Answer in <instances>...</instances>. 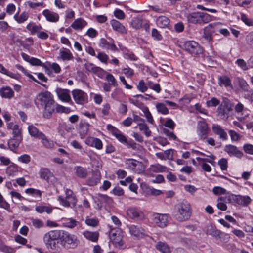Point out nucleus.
<instances>
[{
    "label": "nucleus",
    "instance_id": "nucleus-1",
    "mask_svg": "<svg viewBox=\"0 0 253 253\" xmlns=\"http://www.w3.org/2000/svg\"><path fill=\"white\" fill-rule=\"evenodd\" d=\"M35 102L43 109V117L50 119L53 114L55 102L53 95L48 91H42L37 94Z\"/></svg>",
    "mask_w": 253,
    "mask_h": 253
},
{
    "label": "nucleus",
    "instance_id": "nucleus-2",
    "mask_svg": "<svg viewBox=\"0 0 253 253\" xmlns=\"http://www.w3.org/2000/svg\"><path fill=\"white\" fill-rule=\"evenodd\" d=\"M60 244L66 249H74L79 244V241L77 237L68 231L60 230Z\"/></svg>",
    "mask_w": 253,
    "mask_h": 253
},
{
    "label": "nucleus",
    "instance_id": "nucleus-3",
    "mask_svg": "<svg viewBox=\"0 0 253 253\" xmlns=\"http://www.w3.org/2000/svg\"><path fill=\"white\" fill-rule=\"evenodd\" d=\"M190 204L187 201H183L177 205L175 217L178 221H184L188 219L191 214Z\"/></svg>",
    "mask_w": 253,
    "mask_h": 253
},
{
    "label": "nucleus",
    "instance_id": "nucleus-4",
    "mask_svg": "<svg viewBox=\"0 0 253 253\" xmlns=\"http://www.w3.org/2000/svg\"><path fill=\"white\" fill-rule=\"evenodd\" d=\"M60 230H50L44 234L43 240L47 248L54 252L57 249L55 241L60 239Z\"/></svg>",
    "mask_w": 253,
    "mask_h": 253
},
{
    "label": "nucleus",
    "instance_id": "nucleus-5",
    "mask_svg": "<svg viewBox=\"0 0 253 253\" xmlns=\"http://www.w3.org/2000/svg\"><path fill=\"white\" fill-rule=\"evenodd\" d=\"M65 196H59L57 200L60 204L64 207H74L77 203V199L73 192L70 189H64Z\"/></svg>",
    "mask_w": 253,
    "mask_h": 253
},
{
    "label": "nucleus",
    "instance_id": "nucleus-6",
    "mask_svg": "<svg viewBox=\"0 0 253 253\" xmlns=\"http://www.w3.org/2000/svg\"><path fill=\"white\" fill-rule=\"evenodd\" d=\"M124 233L121 228H114L112 226L110 227L109 237L113 245L116 247L120 248L124 244L123 240Z\"/></svg>",
    "mask_w": 253,
    "mask_h": 253
},
{
    "label": "nucleus",
    "instance_id": "nucleus-7",
    "mask_svg": "<svg viewBox=\"0 0 253 253\" xmlns=\"http://www.w3.org/2000/svg\"><path fill=\"white\" fill-rule=\"evenodd\" d=\"M222 25L221 22H215L209 24L205 27L203 30V35L202 39L205 41V42L211 43L212 41V34L217 32L220 26Z\"/></svg>",
    "mask_w": 253,
    "mask_h": 253
},
{
    "label": "nucleus",
    "instance_id": "nucleus-8",
    "mask_svg": "<svg viewBox=\"0 0 253 253\" xmlns=\"http://www.w3.org/2000/svg\"><path fill=\"white\" fill-rule=\"evenodd\" d=\"M169 216L168 214L153 213L151 215V223L155 226L163 228L166 227L169 221Z\"/></svg>",
    "mask_w": 253,
    "mask_h": 253
},
{
    "label": "nucleus",
    "instance_id": "nucleus-9",
    "mask_svg": "<svg viewBox=\"0 0 253 253\" xmlns=\"http://www.w3.org/2000/svg\"><path fill=\"white\" fill-rule=\"evenodd\" d=\"M125 163L126 168L130 169L136 173L140 174L145 170V167L141 162L132 159H126Z\"/></svg>",
    "mask_w": 253,
    "mask_h": 253
},
{
    "label": "nucleus",
    "instance_id": "nucleus-10",
    "mask_svg": "<svg viewBox=\"0 0 253 253\" xmlns=\"http://www.w3.org/2000/svg\"><path fill=\"white\" fill-rule=\"evenodd\" d=\"M232 110V105L228 99L224 100L217 109V114L220 119H226L229 117V112Z\"/></svg>",
    "mask_w": 253,
    "mask_h": 253
},
{
    "label": "nucleus",
    "instance_id": "nucleus-11",
    "mask_svg": "<svg viewBox=\"0 0 253 253\" xmlns=\"http://www.w3.org/2000/svg\"><path fill=\"white\" fill-rule=\"evenodd\" d=\"M228 200L232 204H237L243 207L247 206L251 202V198L247 195L242 196L230 193Z\"/></svg>",
    "mask_w": 253,
    "mask_h": 253
},
{
    "label": "nucleus",
    "instance_id": "nucleus-12",
    "mask_svg": "<svg viewBox=\"0 0 253 253\" xmlns=\"http://www.w3.org/2000/svg\"><path fill=\"white\" fill-rule=\"evenodd\" d=\"M183 48L191 54L197 55L202 52V48L197 42L194 41H188L184 42L182 45Z\"/></svg>",
    "mask_w": 253,
    "mask_h": 253
},
{
    "label": "nucleus",
    "instance_id": "nucleus-13",
    "mask_svg": "<svg viewBox=\"0 0 253 253\" xmlns=\"http://www.w3.org/2000/svg\"><path fill=\"white\" fill-rule=\"evenodd\" d=\"M72 94L74 100L77 104L84 105L88 102V97L87 94L84 91L76 89L72 91Z\"/></svg>",
    "mask_w": 253,
    "mask_h": 253
},
{
    "label": "nucleus",
    "instance_id": "nucleus-14",
    "mask_svg": "<svg viewBox=\"0 0 253 253\" xmlns=\"http://www.w3.org/2000/svg\"><path fill=\"white\" fill-rule=\"evenodd\" d=\"M128 232L135 239H140L145 236V231L141 227L134 224L128 225Z\"/></svg>",
    "mask_w": 253,
    "mask_h": 253
},
{
    "label": "nucleus",
    "instance_id": "nucleus-15",
    "mask_svg": "<svg viewBox=\"0 0 253 253\" xmlns=\"http://www.w3.org/2000/svg\"><path fill=\"white\" fill-rule=\"evenodd\" d=\"M197 132L200 139L204 140L207 138L209 132V129L208 124L205 121L198 122Z\"/></svg>",
    "mask_w": 253,
    "mask_h": 253
},
{
    "label": "nucleus",
    "instance_id": "nucleus-16",
    "mask_svg": "<svg viewBox=\"0 0 253 253\" xmlns=\"http://www.w3.org/2000/svg\"><path fill=\"white\" fill-rule=\"evenodd\" d=\"M99 46L104 50H110L115 52L118 51V49L115 44L114 41L112 39L107 40L104 38L100 40Z\"/></svg>",
    "mask_w": 253,
    "mask_h": 253
},
{
    "label": "nucleus",
    "instance_id": "nucleus-17",
    "mask_svg": "<svg viewBox=\"0 0 253 253\" xmlns=\"http://www.w3.org/2000/svg\"><path fill=\"white\" fill-rule=\"evenodd\" d=\"M126 213L127 217L131 219H136L143 216L142 211L137 207H130L128 208Z\"/></svg>",
    "mask_w": 253,
    "mask_h": 253
},
{
    "label": "nucleus",
    "instance_id": "nucleus-18",
    "mask_svg": "<svg viewBox=\"0 0 253 253\" xmlns=\"http://www.w3.org/2000/svg\"><path fill=\"white\" fill-rule=\"evenodd\" d=\"M85 143L88 146L94 147L98 150H101L103 147L101 140L98 138L88 137L85 139Z\"/></svg>",
    "mask_w": 253,
    "mask_h": 253
},
{
    "label": "nucleus",
    "instance_id": "nucleus-19",
    "mask_svg": "<svg viewBox=\"0 0 253 253\" xmlns=\"http://www.w3.org/2000/svg\"><path fill=\"white\" fill-rule=\"evenodd\" d=\"M229 196L230 193H228L224 196H220L217 199L216 206L218 209L223 211L227 210V206L226 203H231V202L228 200Z\"/></svg>",
    "mask_w": 253,
    "mask_h": 253
},
{
    "label": "nucleus",
    "instance_id": "nucleus-20",
    "mask_svg": "<svg viewBox=\"0 0 253 253\" xmlns=\"http://www.w3.org/2000/svg\"><path fill=\"white\" fill-rule=\"evenodd\" d=\"M112 135L121 143H127V138L125 135L118 128L110 126V129Z\"/></svg>",
    "mask_w": 253,
    "mask_h": 253
},
{
    "label": "nucleus",
    "instance_id": "nucleus-21",
    "mask_svg": "<svg viewBox=\"0 0 253 253\" xmlns=\"http://www.w3.org/2000/svg\"><path fill=\"white\" fill-rule=\"evenodd\" d=\"M224 150L230 156H235L241 158L243 155V153L234 145H226L225 147Z\"/></svg>",
    "mask_w": 253,
    "mask_h": 253
},
{
    "label": "nucleus",
    "instance_id": "nucleus-22",
    "mask_svg": "<svg viewBox=\"0 0 253 253\" xmlns=\"http://www.w3.org/2000/svg\"><path fill=\"white\" fill-rule=\"evenodd\" d=\"M42 15L46 20L50 22H57L59 21V16L58 13L51 11L48 9H45L42 11Z\"/></svg>",
    "mask_w": 253,
    "mask_h": 253
},
{
    "label": "nucleus",
    "instance_id": "nucleus-23",
    "mask_svg": "<svg viewBox=\"0 0 253 253\" xmlns=\"http://www.w3.org/2000/svg\"><path fill=\"white\" fill-rule=\"evenodd\" d=\"M70 92L68 89H60L57 91V94L61 101L69 103L72 101Z\"/></svg>",
    "mask_w": 253,
    "mask_h": 253
},
{
    "label": "nucleus",
    "instance_id": "nucleus-24",
    "mask_svg": "<svg viewBox=\"0 0 253 253\" xmlns=\"http://www.w3.org/2000/svg\"><path fill=\"white\" fill-rule=\"evenodd\" d=\"M218 84L221 87L233 88L231 79L226 75H222L218 78Z\"/></svg>",
    "mask_w": 253,
    "mask_h": 253
},
{
    "label": "nucleus",
    "instance_id": "nucleus-25",
    "mask_svg": "<svg viewBox=\"0 0 253 253\" xmlns=\"http://www.w3.org/2000/svg\"><path fill=\"white\" fill-rule=\"evenodd\" d=\"M0 73L17 81L21 79V76L19 73L9 71L2 64H0Z\"/></svg>",
    "mask_w": 253,
    "mask_h": 253
},
{
    "label": "nucleus",
    "instance_id": "nucleus-26",
    "mask_svg": "<svg viewBox=\"0 0 253 253\" xmlns=\"http://www.w3.org/2000/svg\"><path fill=\"white\" fill-rule=\"evenodd\" d=\"M59 221L61 223V226L70 229L74 228L79 223L76 219L72 218H62Z\"/></svg>",
    "mask_w": 253,
    "mask_h": 253
},
{
    "label": "nucleus",
    "instance_id": "nucleus-27",
    "mask_svg": "<svg viewBox=\"0 0 253 253\" xmlns=\"http://www.w3.org/2000/svg\"><path fill=\"white\" fill-rule=\"evenodd\" d=\"M58 60L63 61H69L73 58V54L70 50L67 48H63L59 50Z\"/></svg>",
    "mask_w": 253,
    "mask_h": 253
},
{
    "label": "nucleus",
    "instance_id": "nucleus-28",
    "mask_svg": "<svg viewBox=\"0 0 253 253\" xmlns=\"http://www.w3.org/2000/svg\"><path fill=\"white\" fill-rule=\"evenodd\" d=\"M0 95L6 99H11L14 96L13 89L8 86H3L0 89Z\"/></svg>",
    "mask_w": 253,
    "mask_h": 253
},
{
    "label": "nucleus",
    "instance_id": "nucleus-29",
    "mask_svg": "<svg viewBox=\"0 0 253 253\" xmlns=\"http://www.w3.org/2000/svg\"><path fill=\"white\" fill-rule=\"evenodd\" d=\"M87 25V22L82 18H79L74 20L71 24V27L75 30H81Z\"/></svg>",
    "mask_w": 253,
    "mask_h": 253
},
{
    "label": "nucleus",
    "instance_id": "nucleus-30",
    "mask_svg": "<svg viewBox=\"0 0 253 253\" xmlns=\"http://www.w3.org/2000/svg\"><path fill=\"white\" fill-rule=\"evenodd\" d=\"M110 24L114 31L121 34H126L127 33L126 29L119 21L113 19L110 21Z\"/></svg>",
    "mask_w": 253,
    "mask_h": 253
},
{
    "label": "nucleus",
    "instance_id": "nucleus-31",
    "mask_svg": "<svg viewBox=\"0 0 253 253\" xmlns=\"http://www.w3.org/2000/svg\"><path fill=\"white\" fill-rule=\"evenodd\" d=\"M39 174L41 179L48 182L49 181L50 179L54 177L53 174L47 168H43L41 169Z\"/></svg>",
    "mask_w": 253,
    "mask_h": 253
},
{
    "label": "nucleus",
    "instance_id": "nucleus-32",
    "mask_svg": "<svg viewBox=\"0 0 253 253\" xmlns=\"http://www.w3.org/2000/svg\"><path fill=\"white\" fill-rule=\"evenodd\" d=\"M212 129L214 134L218 135L220 138L225 140L227 138V134L225 130L218 125L214 124L212 126Z\"/></svg>",
    "mask_w": 253,
    "mask_h": 253
},
{
    "label": "nucleus",
    "instance_id": "nucleus-33",
    "mask_svg": "<svg viewBox=\"0 0 253 253\" xmlns=\"http://www.w3.org/2000/svg\"><path fill=\"white\" fill-rule=\"evenodd\" d=\"M111 97L116 101H121L125 98V94L124 93L122 89L116 88L112 92Z\"/></svg>",
    "mask_w": 253,
    "mask_h": 253
},
{
    "label": "nucleus",
    "instance_id": "nucleus-34",
    "mask_svg": "<svg viewBox=\"0 0 253 253\" xmlns=\"http://www.w3.org/2000/svg\"><path fill=\"white\" fill-rule=\"evenodd\" d=\"M84 236L87 240L93 242H97L99 238V233L97 231L91 232L84 231L83 233Z\"/></svg>",
    "mask_w": 253,
    "mask_h": 253
},
{
    "label": "nucleus",
    "instance_id": "nucleus-35",
    "mask_svg": "<svg viewBox=\"0 0 253 253\" xmlns=\"http://www.w3.org/2000/svg\"><path fill=\"white\" fill-rule=\"evenodd\" d=\"M229 238L230 237L228 234L223 232L220 230L219 233H218L217 236L215 238L217 244L220 245L228 242L229 240Z\"/></svg>",
    "mask_w": 253,
    "mask_h": 253
},
{
    "label": "nucleus",
    "instance_id": "nucleus-36",
    "mask_svg": "<svg viewBox=\"0 0 253 253\" xmlns=\"http://www.w3.org/2000/svg\"><path fill=\"white\" fill-rule=\"evenodd\" d=\"M168 169L160 164H155L150 165L149 170L155 173L164 172L168 171Z\"/></svg>",
    "mask_w": 253,
    "mask_h": 253
},
{
    "label": "nucleus",
    "instance_id": "nucleus-37",
    "mask_svg": "<svg viewBox=\"0 0 253 253\" xmlns=\"http://www.w3.org/2000/svg\"><path fill=\"white\" fill-rule=\"evenodd\" d=\"M29 14L26 11L19 14V11L14 15V20L19 24H21L27 20Z\"/></svg>",
    "mask_w": 253,
    "mask_h": 253
},
{
    "label": "nucleus",
    "instance_id": "nucleus-38",
    "mask_svg": "<svg viewBox=\"0 0 253 253\" xmlns=\"http://www.w3.org/2000/svg\"><path fill=\"white\" fill-rule=\"evenodd\" d=\"M189 22L193 24H200V12H193L187 16Z\"/></svg>",
    "mask_w": 253,
    "mask_h": 253
},
{
    "label": "nucleus",
    "instance_id": "nucleus-39",
    "mask_svg": "<svg viewBox=\"0 0 253 253\" xmlns=\"http://www.w3.org/2000/svg\"><path fill=\"white\" fill-rule=\"evenodd\" d=\"M100 181V175L99 174L93 173L92 176L86 180V184L89 186H94L97 185Z\"/></svg>",
    "mask_w": 253,
    "mask_h": 253
},
{
    "label": "nucleus",
    "instance_id": "nucleus-40",
    "mask_svg": "<svg viewBox=\"0 0 253 253\" xmlns=\"http://www.w3.org/2000/svg\"><path fill=\"white\" fill-rule=\"evenodd\" d=\"M22 140L21 136H14L13 138L8 141V146L10 149L14 150L17 148Z\"/></svg>",
    "mask_w": 253,
    "mask_h": 253
},
{
    "label": "nucleus",
    "instance_id": "nucleus-41",
    "mask_svg": "<svg viewBox=\"0 0 253 253\" xmlns=\"http://www.w3.org/2000/svg\"><path fill=\"white\" fill-rule=\"evenodd\" d=\"M169 24V20L168 18L165 16H160L156 20V24L157 26L161 28H165L167 27Z\"/></svg>",
    "mask_w": 253,
    "mask_h": 253
},
{
    "label": "nucleus",
    "instance_id": "nucleus-42",
    "mask_svg": "<svg viewBox=\"0 0 253 253\" xmlns=\"http://www.w3.org/2000/svg\"><path fill=\"white\" fill-rule=\"evenodd\" d=\"M18 166L13 163L8 166L6 169V173L9 176H15L18 173Z\"/></svg>",
    "mask_w": 253,
    "mask_h": 253
},
{
    "label": "nucleus",
    "instance_id": "nucleus-43",
    "mask_svg": "<svg viewBox=\"0 0 253 253\" xmlns=\"http://www.w3.org/2000/svg\"><path fill=\"white\" fill-rule=\"evenodd\" d=\"M219 230H217L216 227L211 224H208L205 228V232L207 235H211L215 238L217 236Z\"/></svg>",
    "mask_w": 253,
    "mask_h": 253
},
{
    "label": "nucleus",
    "instance_id": "nucleus-44",
    "mask_svg": "<svg viewBox=\"0 0 253 253\" xmlns=\"http://www.w3.org/2000/svg\"><path fill=\"white\" fill-rule=\"evenodd\" d=\"M26 28L32 35H34L35 33H37V34L39 31L42 29V27L40 25H37L33 22L29 23L27 25Z\"/></svg>",
    "mask_w": 253,
    "mask_h": 253
},
{
    "label": "nucleus",
    "instance_id": "nucleus-45",
    "mask_svg": "<svg viewBox=\"0 0 253 253\" xmlns=\"http://www.w3.org/2000/svg\"><path fill=\"white\" fill-rule=\"evenodd\" d=\"M25 192L31 196L37 198L39 200L41 199L42 192L40 190L33 188H27L25 190Z\"/></svg>",
    "mask_w": 253,
    "mask_h": 253
},
{
    "label": "nucleus",
    "instance_id": "nucleus-46",
    "mask_svg": "<svg viewBox=\"0 0 253 253\" xmlns=\"http://www.w3.org/2000/svg\"><path fill=\"white\" fill-rule=\"evenodd\" d=\"M40 136L41 137L39 139L41 140L42 144L45 148H52L54 146L53 141L48 139L43 133H41Z\"/></svg>",
    "mask_w": 253,
    "mask_h": 253
},
{
    "label": "nucleus",
    "instance_id": "nucleus-47",
    "mask_svg": "<svg viewBox=\"0 0 253 253\" xmlns=\"http://www.w3.org/2000/svg\"><path fill=\"white\" fill-rule=\"evenodd\" d=\"M235 111L237 113L244 115V117L248 116V110L245 108L243 104L238 102L234 107Z\"/></svg>",
    "mask_w": 253,
    "mask_h": 253
},
{
    "label": "nucleus",
    "instance_id": "nucleus-48",
    "mask_svg": "<svg viewBox=\"0 0 253 253\" xmlns=\"http://www.w3.org/2000/svg\"><path fill=\"white\" fill-rule=\"evenodd\" d=\"M155 247L161 253H170L169 246L165 242H159Z\"/></svg>",
    "mask_w": 253,
    "mask_h": 253
},
{
    "label": "nucleus",
    "instance_id": "nucleus-49",
    "mask_svg": "<svg viewBox=\"0 0 253 253\" xmlns=\"http://www.w3.org/2000/svg\"><path fill=\"white\" fill-rule=\"evenodd\" d=\"M29 134L33 137L40 138L41 133H43L41 131H39L38 128L33 125H30L28 127Z\"/></svg>",
    "mask_w": 253,
    "mask_h": 253
},
{
    "label": "nucleus",
    "instance_id": "nucleus-50",
    "mask_svg": "<svg viewBox=\"0 0 253 253\" xmlns=\"http://www.w3.org/2000/svg\"><path fill=\"white\" fill-rule=\"evenodd\" d=\"M8 128L12 130L14 136H21V131L19 126L14 123H9L7 126Z\"/></svg>",
    "mask_w": 253,
    "mask_h": 253
},
{
    "label": "nucleus",
    "instance_id": "nucleus-51",
    "mask_svg": "<svg viewBox=\"0 0 253 253\" xmlns=\"http://www.w3.org/2000/svg\"><path fill=\"white\" fill-rule=\"evenodd\" d=\"M75 169L76 170V175L80 178H84L87 175L86 169L82 167L76 166L75 168Z\"/></svg>",
    "mask_w": 253,
    "mask_h": 253
},
{
    "label": "nucleus",
    "instance_id": "nucleus-52",
    "mask_svg": "<svg viewBox=\"0 0 253 253\" xmlns=\"http://www.w3.org/2000/svg\"><path fill=\"white\" fill-rule=\"evenodd\" d=\"M165 104V103H158L156 104V108L158 113L163 115H167L169 113V110Z\"/></svg>",
    "mask_w": 253,
    "mask_h": 253
},
{
    "label": "nucleus",
    "instance_id": "nucleus-53",
    "mask_svg": "<svg viewBox=\"0 0 253 253\" xmlns=\"http://www.w3.org/2000/svg\"><path fill=\"white\" fill-rule=\"evenodd\" d=\"M35 210L37 212L40 213L45 212L48 214L51 213L52 211V209L50 207L42 205L36 206Z\"/></svg>",
    "mask_w": 253,
    "mask_h": 253
},
{
    "label": "nucleus",
    "instance_id": "nucleus-54",
    "mask_svg": "<svg viewBox=\"0 0 253 253\" xmlns=\"http://www.w3.org/2000/svg\"><path fill=\"white\" fill-rule=\"evenodd\" d=\"M235 63L243 71H247L249 69L248 62H246L243 59L239 58L236 60Z\"/></svg>",
    "mask_w": 253,
    "mask_h": 253
},
{
    "label": "nucleus",
    "instance_id": "nucleus-55",
    "mask_svg": "<svg viewBox=\"0 0 253 253\" xmlns=\"http://www.w3.org/2000/svg\"><path fill=\"white\" fill-rule=\"evenodd\" d=\"M212 16L210 14L200 12V24H206L210 22L212 20Z\"/></svg>",
    "mask_w": 253,
    "mask_h": 253
},
{
    "label": "nucleus",
    "instance_id": "nucleus-56",
    "mask_svg": "<svg viewBox=\"0 0 253 253\" xmlns=\"http://www.w3.org/2000/svg\"><path fill=\"white\" fill-rule=\"evenodd\" d=\"M140 131H143L145 135L148 137L151 135V131L145 123V122L138 126Z\"/></svg>",
    "mask_w": 253,
    "mask_h": 253
},
{
    "label": "nucleus",
    "instance_id": "nucleus-57",
    "mask_svg": "<svg viewBox=\"0 0 253 253\" xmlns=\"http://www.w3.org/2000/svg\"><path fill=\"white\" fill-rule=\"evenodd\" d=\"M142 111L144 114V116L147 119V122L151 124H154V120L151 113L149 110V109L147 107H144L142 109Z\"/></svg>",
    "mask_w": 253,
    "mask_h": 253
},
{
    "label": "nucleus",
    "instance_id": "nucleus-58",
    "mask_svg": "<svg viewBox=\"0 0 253 253\" xmlns=\"http://www.w3.org/2000/svg\"><path fill=\"white\" fill-rule=\"evenodd\" d=\"M238 85L240 89L245 92H248L249 90L250 87L246 81L243 79H238Z\"/></svg>",
    "mask_w": 253,
    "mask_h": 253
},
{
    "label": "nucleus",
    "instance_id": "nucleus-59",
    "mask_svg": "<svg viewBox=\"0 0 253 253\" xmlns=\"http://www.w3.org/2000/svg\"><path fill=\"white\" fill-rule=\"evenodd\" d=\"M32 225L36 228L39 229L44 226L43 222L39 219L32 218L31 219Z\"/></svg>",
    "mask_w": 253,
    "mask_h": 253
},
{
    "label": "nucleus",
    "instance_id": "nucleus-60",
    "mask_svg": "<svg viewBox=\"0 0 253 253\" xmlns=\"http://www.w3.org/2000/svg\"><path fill=\"white\" fill-rule=\"evenodd\" d=\"M220 100L215 97H212L210 100L206 102V105L208 107H216L220 104Z\"/></svg>",
    "mask_w": 253,
    "mask_h": 253
},
{
    "label": "nucleus",
    "instance_id": "nucleus-61",
    "mask_svg": "<svg viewBox=\"0 0 253 253\" xmlns=\"http://www.w3.org/2000/svg\"><path fill=\"white\" fill-rule=\"evenodd\" d=\"M106 80L108 82V84L112 85V86L116 87L118 86L117 82L114 76L111 74H107L106 77Z\"/></svg>",
    "mask_w": 253,
    "mask_h": 253
},
{
    "label": "nucleus",
    "instance_id": "nucleus-62",
    "mask_svg": "<svg viewBox=\"0 0 253 253\" xmlns=\"http://www.w3.org/2000/svg\"><path fill=\"white\" fill-rule=\"evenodd\" d=\"M96 57L102 63H103L105 64H107L109 57L105 53L99 52L97 54Z\"/></svg>",
    "mask_w": 253,
    "mask_h": 253
},
{
    "label": "nucleus",
    "instance_id": "nucleus-63",
    "mask_svg": "<svg viewBox=\"0 0 253 253\" xmlns=\"http://www.w3.org/2000/svg\"><path fill=\"white\" fill-rule=\"evenodd\" d=\"M131 25L133 28L140 29L142 25V20L137 17L133 18L131 21Z\"/></svg>",
    "mask_w": 253,
    "mask_h": 253
},
{
    "label": "nucleus",
    "instance_id": "nucleus-64",
    "mask_svg": "<svg viewBox=\"0 0 253 253\" xmlns=\"http://www.w3.org/2000/svg\"><path fill=\"white\" fill-rule=\"evenodd\" d=\"M241 19L246 25L249 26H253V19L248 17L246 15L241 14Z\"/></svg>",
    "mask_w": 253,
    "mask_h": 253
}]
</instances>
